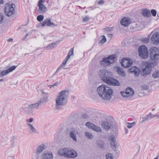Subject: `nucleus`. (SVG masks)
<instances>
[{"label": "nucleus", "mask_w": 159, "mask_h": 159, "mask_svg": "<svg viewBox=\"0 0 159 159\" xmlns=\"http://www.w3.org/2000/svg\"><path fill=\"white\" fill-rule=\"evenodd\" d=\"M44 18V16L42 15H39L37 18V20L39 22L42 21Z\"/></svg>", "instance_id": "c9c22d12"}, {"label": "nucleus", "mask_w": 159, "mask_h": 159, "mask_svg": "<svg viewBox=\"0 0 159 159\" xmlns=\"http://www.w3.org/2000/svg\"><path fill=\"white\" fill-rule=\"evenodd\" d=\"M143 89L146 90L148 89V87L146 85H143L142 86Z\"/></svg>", "instance_id": "3c124183"}, {"label": "nucleus", "mask_w": 159, "mask_h": 159, "mask_svg": "<svg viewBox=\"0 0 159 159\" xmlns=\"http://www.w3.org/2000/svg\"><path fill=\"white\" fill-rule=\"evenodd\" d=\"M70 57H69V56H67L65 58V59H64V61H63L62 62V64L63 65H65L66 64L67 61H68V60L69 59Z\"/></svg>", "instance_id": "a19ab883"}, {"label": "nucleus", "mask_w": 159, "mask_h": 159, "mask_svg": "<svg viewBox=\"0 0 159 159\" xmlns=\"http://www.w3.org/2000/svg\"><path fill=\"white\" fill-rule=\"evenodd\" d=\"M130 72L134 73L136 76H138L140 73L139 69L135 66L132 67L129 70Z\"/></svg>", "instance_id": "a878e982"}, {"label": "nucleus", "mask_w": 159, "mask_h": 159, "mask_svg": "<svg viewBox=\"0 0 159 159\" xmlns=\"http://www.w3.org/2000/svg\"><path fill=\"white\" fill-rule=\"evenodd\" d=\"M70 137L75 142L77 141L76 139L77 135L78 134V131L74 128H70L68 129L66 131Z\"/></svg>", "instance_id": "1a4fd4ad"}, {"label": "nucleus", "mask_w": 159, "mask_h": 159, "mask_svg": "<svg viewBox=\"0 0 159 159\" xmlns=\"http://www.w3.org/2000/svg\"><path fill=\"white\" fill-rule=\"evenodd\" d=\"M27 124L29 126L30 132L31 133H35L37 131L36 129L34 128V127L32 124L28 123H27Z\"/></svg>", "instance_id": "2f4dec72"}, {"label": "nucleus", "mask_w": 159, "mask_h": 159, "mask_svg": "<svg viewBox=\"0 0 159 159\" xmlns=\"http://www.w3.org/2000/svg\"><path fill=\"white\" fill-rule=\"evenodd\" d=\"M43 159H53V155L52 152L43 153L41 154Z\"/></svg>", "instance_id": "b1692460"}, {"label": "nucleus", "mask_w": 159, "mask_h": 159, "mask_svg": "<svg viewBox=\"0 0 159 159\" xmlns=\"http://www.w3.org/2000/svg\"><path fill=\"white\" fill-rule=\"evenodd\" d=\"M108 37L110 38V39H111L112 36V34H107Z\"/></svg>", "instance_id": "5fc2aeb1"}, {"label": "nucleus", "mask_w": 159, "mask_h": 159, "mask_svg": "<svg viewBox=\"0 0 159 159\" xmlns=\"http://www.w3.org/2000/svg\"><path fill=\"white\" fill-rule=\"evenodd\" d=\"M117 72L119 75L122 77L125 76V72L122 68L120 67H117L116 68Z\"/></svg>", "instance_id": "bb28decb"}, {"label": "nucleus", "mask_w": 159, "mask_h": 159, "mask_svg": "<svg viewBox=\"0 0 159 159\" xmlns=\"http://www.w3.org/2000/svg\"><path fill=\"white\" fill-rule=\"evenodd\" d=\"M125 134H127L128 132V129L126 128H125Z\"/></svg>", "instance_id": "6e6d98bb"}, {"label": "nucleus", "mask_w": 159, "mask_h": 159, "mask_svg": "<svg viewBox=\"0 0 159 159\" xmlns=\"http://www.w3.org/2000/svg\"><path fill=\"white\" fill-rule=\"evenodd\" d=\"M44 2V0H39L38 2L39 11L40 13L45 12L46 11V7L43 4Z\"/></svg>", "instance_id": "dca6fc26"}, {"label": "nucleus", "mask_w": 159, "mask_h": 159, "mask_svg": "<svg viewBox=\"0 0 159 159\" xmlns=\"http://www.w3.org/2000/svg\"><path fill=\"white\" fill-rule=\"evenodd\" d=\"M67 149V148H65L60 149L58 152V154L61 156L66 157Z\"/></svg>", "instance_id": "5701e85b"}, {"label": "nucleus", "mask_w": 159, "mask_h": 159, "mask_svg": "<svg viewBox=\"0 0 159 159\" xmlns=\"http://www.w3.org/2000/svg\"><path fill=\"white\" fill-rule=\"evenodd\" d=\"M39 104L38 102L30 104L28 105V108L29 110L38 109L39 108Z\"/></svg>", "instance_id": "4be33fe9"}, {"label": "nucleus", "mask_w": 159, "mask_h": 159, "mask_svg": "<svg viewBox=\"0 0 159 159\" xmlns=\"http://www.w3.org/2000/svg\"><path fill=\"white\" fill-rule=\"evenodd\" d=\"M108 84L113 86H120V84L116 79L111 77L107 83Z\"/></svg>", "instance_id": "f3484780"}, {"label": "nucleus", "mask_w": 159, "mask_h": 159, "mask_svg": "<svg viewBox=\"0 0 159 159\" xmlns=\"http://www.w3.org/2000/svg\"><path fill=\"white\" fill-rule=\"evenodd\" d=\"M82 117L84 119H87L89 118L88 115L86 114H84L82 116Z\"/></svg>", "instance_id": "09e8293b"}, {"label": "nucleus", "mask_w": 159, "mask_h": 159, "mask_svg": "<svg viewBox=\"0 0 159 159\" xmlns=\"http://www.w3.org/2000/svg\"><path fill=\"white\" fill-rule=\"evenodd\" d=\"M157 64V62L156 61H154L153 63L152 62H147L146 64V67L143 70V75L146 76L148 74H149L152 70V67L156 66Z\"/></svg>", "instance_id": "0eeeda50"}, {"label": "nucleus", "mask_w": 159, "mask_h": 159, "mask_svg": "<svg viewBox=\"0 0 159 159\" xmlns=\"http://www.w3.org/2000/svg\"><path fill=\"white\" fill-rule=\"evenodd\" d=\"M4 81V79H0V81Z\"/></svg>", "instance_id": "69168bd1"}, {"label": "nucleus", "mask_w": 159, "mask_h": 159, "mask_svg": "<svg viewBox=\"0 0 159 159\" xmlns=\"http://www.w3.org/2000/svg\"><path fill=\"white\" fill-rule=\"evenodd\" d=\"M85 135L88 138L91 139H93V137L91 133L89 132H85L84 133Z\"/></svg>", "instance_id": "473e14b6"}, {"label": "nucleus", "mask_w": 159, "mask_h": 159, "mask_svg": "<svg viewBox=\"0 0 159 159\" xmlns=\"http://www.w3.org/2000/svg\"><path fill=\"white\" fill-rule=\"evenodd\" d=\"M4 3V2L3 0H0V4H2Z\"/></svg>", "instance_id": "680f3d73"}, {"label": "nucleus", "mask_w": 159, "mask_h": 159, "mask_svg": "<svg viewBox=\"0 0 159 159\" xmlns=\"http://www.w3.org/2000/svg\"><path fill=\"white\" fill-rule=\"evenodd\" d=\"M99 75L102 80L107 83L112 76L111 73L106 69L100 70Z\"/></svg>", "instance_id": "7ed1b4c3"}, {"label": "nucleus", "mask_w": 159, "mask_h": 159, "mask_svg": "<svg viewBox=\"0 0 159 159\" xmlns=\"http://www.w3.org/2000/svg\"><path fill=\"white\" fill-rule=\"evenodd\" d=\"M142 12L143 15L144 16L149 17L150 15V11L146 9H143Z\"/></svg>", "instance_id": "c756f323"}, {"label": "nucleus", "mask_w": 159, "mask_h": 159, "mask_svg": "<svg viewBox=\"0 0 159 159\" xmlns=\"http://www.w3.org/2000/svg\"><path fill=\"white\" fill-rule=\"evenodd\" d=\"M42 93L43 97V98H41L39 101L38 102L40 105L48 101V99L47 94L43 92H42Z\"/></svg>", "instance_id": "393cba45"}, {"label": "nucleus", "mask_w": 159, "mask_h": 159, "mask_svg": "<svg viewBox=\"0 0 159 159\" xmlns=\"http://www.w3.org/2000/svg\"><path fill=\"white\" fill-rule=\"evenodd\" d=\"M4 18V16L3 15L0 14V24H2L3 22Z\"/></svg>", "instance_id": "c03bdc74"}, {"label": "nucleus", "mask_w": 159, "mask_h": 159, "mask_svg": "<svg viewBox=\"0 0 159 159\" xmlns=\"http://www.w3.org/2000/svg\"><path fill=\"white\" fill-rule=\"evenodd\" d=\"M77 155V153L75 150H69L67 149V158H75Z\"/></svg>", "instance_id": "aec40b11"}, {"label": "nucleus", "mask_w": 159, "mask_h": 159, "mask_svg": "<svg viewBox=\"0 0 159 159\" xmlns=\"http://www.w3.org/2000/svg\"><path fill=\"white\" fill-rule=\"evenodd\" d=\"M14 6L15 7V5L13 4H11L10 3H7L5 4L4 11L6 15L10 17L15 14V11Z\"/></svg>", "instance_id": "39448f33"}, {"label": "nucleus", "mask_w": 159, "mask_h": 159, "mask_svg": "<svg viewBox=\"0 0 159 159\" xmlns=\"http://www.w3.org/2000/svg\"><path fill=\"white\" fill-rule=\"evenodd\" d=\"M155 116L156 117H157V118H159V114H155Z\"/></svg>", "instance_id": "e2e57ef3"}, {"label": "nucleus", "mask_w": 159, "mask_h": 159, "mask_svg": "<svg viewBox=\"0 0 159 159\" xmlns=\"http://www.w3.org/2000/svg\"><path fill=\"white\" fill-rule=\"evenodd\" d=\"M97 91L99 97L103 100H110L114 95V90L105 84H102L98 86Z\"/></svg>", "instance_id": "f257e3e1"}, {"label": "nucleus", "mask_w": 159, "mask_h": 159, "mask_svg": "<svg viewBox=\"0 0 159 159\" xmlns=\"http://www.w3.org/2000/svg\"><path fill=\"white\" fill-rule=\"evenodd\" d=\"M127 124H128V125L127 126V127L128 128H131L135 125L136 123L135 122L132 123L128 122Z\"/></svg>", "instance_id": "f704fd0d"}, {"label": "nucleus", "mask_w": 159, "mask_h": 159, "mask_svg": "<svg viewBox=\"0 0 159 159\" xmlns=\"http://www.w3.org/2000/svg\"><path fill=\"white\" fill-rule=\"evenodd\" d=\"M46 148V146L43 144H42L38 146L36 150L37 154L41 153Z\"/></svg>", "instance_id": "412c9836"}, {"label": "nucleus", "mask_w": 159, "mask_h": 159, "mask_svg": "<svg viewBox=\"0 0 159 159\" xmlns=\"http://www.w3.org/2000/svg\"><path fill=\"white\" fill-rule=\"evenodd\" d=\"M33 121V118H30L29 120V122H32Z\"/></svg>", "instance_id": "13d9d810"}, {"label": "nucleus", "mask_w": 159, "mask_h": 159, "mask_svg": "<svg viewBox=\"0 0 159 159\" xmlns=\"http://www.w3.org/2000/svg\"><path fill=\"white\" fill-rule=\"evenodd\" d=\"M108 139L110 141L111 146L115 148H116L117 145L115 136L113 135L110 136L109 137Z\"/></svg>", "instance_id": "a211bd4d"}, {"label": "nucleus", "mask_w": 159, "mask_h": 159, "mask_svg": "<svg viewBox=\"0 0 159 159\" xmlns=\"http://www.w3.org/2000/svg\"><path fill=\"white\" fill-rule=\"evenodd\" d=\"M89 20V17L87 16H85L84 18H83V21L84 22H86V21H88Z\"/></svg>", "instance_id": "8fccbe9b"}, {"label": "nucleus", "mask_w": 159, "mask_h": 159, "mask_svg": "<svg viewBox=\"0 0 159 159\" xmlns=\"http://www.w3.org/2000/svg\"><path fill=\"white\" fill-rule=\"evenodd\" d=\"M113 30V27H107L105 28L106 31L107 32H109L112 30Z\"/></svg>", "instance_id": "79ce46f5"}, {"label": "nucleus", "mask_w": 159, "mask_h": 159, "mask_svg": "<svg viewBox=\"0 0 159 159\" xmlns=\"http://www.w3.org/2000/svg\"><path fill=\"white\" fill-rule=\"evenodd\" d=\"M151 39L154 44H158L159 43V33L156 32L153 33Z\"/></svg>", "instance_id": "2eb2a0df"}, {"label": "nucleus", "mask_w": 159, "mask_h": 159, "mask_svg": "<svg viewBox=\"0 0 159 159\" xmlns=\"http://www.w3.org/2000/svg\"><path fill=\"white\" fill-rule=\"evenodd\" d=\"M150 57L154 61L159 59V48L156 47H152L150 50Z\"/></svg>", "instance_id": "423d86ee"}, {"label": "nucleus", "mask_w": 159, "mask_h": 159, "mask_svg": "<svg viewBox=\"0 0 159 159\" xmlns=\"http://www.w3.org/2000/svg\"><path fill=\"white\" fill-rule=\"evenodd\" d=\"M151 13L153 16H155L157 14V11L154 9H152L151 11Z\"/></svg>", "instance_id": "37998d69"}, {"label": "nucleus", "mask_w": 159, "mask_h": 159, "mask_svg": "<svg viewBox=\"0 0 159 159\" xmlns=\"http://www.w3.org/2000/svg\"><path fill=\"white\" fill-rule=\"evenodd\" d=\"M155 108H153L152 109V111H154L155 110Z\"/></svg>", "instance_id": "774afa93"}, {"label": "nucleus", "mask_w": 159, "mask_h": 159, "mask_svg": "<svg viewBox=\"0 0 159 159\" xmlns=\"http://www.w3.org/2000/svg\"><path fill=\"white\" fill-rule=\"evenodd\" d=\"M13 40V39L10 38L7 40V42H12Z\"/></svg>", "instance_id": "4d7b16f0"}, {"label": "nucleus", "mask_w": 159, "mask_h": 159, "mask_svg": "<svg viewBox=\"0 0 159 159\" xmlns=\"http://www.w3.org/2000/svg\"><path fill=\"white\" fill-rule=\"evenodd\" d=\"M85 125L89 129H91L97 132H101L102 130L101 127H99L89 122H86Z\"/></svg>", "instance_id": "9d476101"}, {"label": "nucleus", "mask_w": 159, "mask_h": 159, "mask_svg": "<svg viewBox=\"0 0 159 159\" xmlns=\"http://www.w3.org/2000/svg\"><path fill=\"white\" fill-rule=\"evenodd\" d=\"M106 159H113V157L112 154L108 153L106 155Z\"/></svg>", "instance_id": "e433bc0d"}, {"label": "nucleus", "mask_w": 159, "mask_h": 159, "mask_svg": "<svg viewBox=\"0 0 159 159\" xmlns=\"http://www.w3.org/2000/svg\"><path fill=\"white\" fill-rule=\"evenodd\" d=\"M159 156H158L157 157H156L154 159H158Z\"/></svg>", "instance_id": "338daca9"}, {"label": "nucleus", "mask_w": 159, "mask_h": 159, "mask_svg": "<svg viewBox=\"0 0 159 159\" xmlns=\"http://www.w3.org/2000/svg\"><path fill=\"white\" fill-rule=\"evenodd\" d=\"M28 35V34H27L25 36V37L23 38V39H25L26 38V37Z\"/></svg>", "instance_id": "0e129e2a"}, {"label": "nucleus", "mask_w": 159, "mask_h": 159, "mask_svg": "<svg viewBox=\"0 0 159 159\" xmlns=\"http://www.w3.org/2000/svg\"><path fill=\"white\" fill-rule=\"evenodd\" d=\"M139 56L143 59L147 58L148 57V52L147 48L145 46H140L138 49Z\"/></svg>", "instance_id": "6e6552de"}, {"label": "nucleus", "mask_w": 159, "mask_h": 159, "mask_svg": "<svg viewBox=\"0 0 159 159\" xmlns=\"http://www.w3.org/2000/svg\"><path fill=\"white\" fill-rule=\"evenodd\" d=\"M104 1L103 0H101L100 1H99L98 2V4L99 5H102L104 3Z\"/></svg>", "instance_id": "603ef678"}, {"label": "nucleus", "mask_w": 159, "mask_h": 159, "mask_svg": "<svg viewBox=\"0 0 159 159\" xmlns=\"http://www.w3.org/2000/svg\"><path fill=\"white\" fill-rule=\"evenodd\" d=\"M116 60V55L115 54L112 55L107 57L103 58L102 61L100 62V65L103 66H107L114 63Z\"/></svg>", "instance_id": "20e7f679"}, {"label": "nucleus", "mask_w": 159, "mask_h": 159, "mask_svg": "<svg viewBox=\"0 0 159 159\" xmlns=\"http://www.w3.org/2000/svg\"><path fill=\"white\" fill-rule=\"evenodd\" d=\"M156 117V116H155V114H154V115H153L152 116H150L149 118H150V119H151V118H152L153 117Z\"/></svg>", "instance_id": "bf43d9fd"}, {"label": "nucleus", "mask_w": 159, "mask_h": 159, "mask_svg": "<svg viewBox=\"0 0 159 159\" xmlns=\"http://www.w3.org/2000/svg\"><path fill=\"white\" fill-rule=\"evenodd\" d=\"M98 146L100 147L101 148H103V144H98Z\"/></svg>", "instance_id": "864d4df0"}, {"label": "nucleus", "mask_w": 159, "mask_h": 159, "mask_svg": "<svg viewBox=\"0 0 159 159\" xmlns=\"http://www.w3.org/2000/svg\"><path fill=\"white\" fill-rule=\"evenodd\" d=\"M121 63L122 67L125 68H128L131 66L133 63V61L131 59H127L124 58L122 59Z\"/></svg>", "instance_id": "f8f14e48"}, {"label": "nucleus", "mask_w": 159, "mask_h": 159, "mask_svg": "<svg viewBox=\"0 0 159 159\" xmlns=\"http://www.w3.org/2000/svg\"><path fill=\"white\" fill-rule=\"evenodd\" d=\"M73 50L74 49L73 48H71L67 56H69V57H70V56L73 54Z\"/></svg>", "instance_id": "ea45409f"}, {"label": "nucleus", "mask_w": 159, "mask_h": 159, "mask_svg": "<svg viewBox=\"0 0 159 159\" xmlns=\"http://www.w3.org/2000/svg\"><path fill=\"white\" fill-rule=\"evenodd\" d=\"M149 39L148 38H144L142 39V41L145 43H147L148 42Z\"/></svg>", "instance_id": "a18cd8bd"}, {"label": "nucleus", "mask_w": 159, "mask_h": 159, "mask_svg": "<svg viewBox=\"0 0 159 159\" xmlns=\"http://www.w3.org/2000/svg\"><path fill=\"white\" fill-rule=\"evenodd\" d=\"M102 38L100 42L101 44H103L106 41V38L104 35H102Z\"/></svg>", "instance_id": "4c0bfd02"}, {"label": "nucleus", "mask_w": 159, "mask_h": 159, "mask_svg": "<svg viewBox=\"0 0 159 159\" xmlns=\"http://www.w3.org/2000/svg\"><path fill=\"white\" fill-rule=\"evenodd\" d=\"M57 44L55 43H52L51 44L47 45L46 47V50H49L51 49H52L56 47Z\"/></svg>", "instance_id": "c85d7f7f"}, {"label": "nucleus", "mask_w": 159, "mask_h": 159, "mask_svg": "<svg viewBox=\"0 0 159 159\" xmlns=\"http://www.w3.org/2000/svg\"><path fill=\"white\" fill-rule=\"evenodd\" d=\"M17 66H13L7 70H4L0 73V77H2L6 75L12 71L16 68Z\"/></svg>", "instance_id": "4468645a"}, {"label": "nucleus", "mask_w": 159, "mask_h": 159, "mask_svg": "<svg viewBox=\"0 0 159 159\" xmlns=\"http://www.w3.org/2000/svg\"><path fill=\"white\" fill-rule=\"evenodd\" d=\"M152 76L154 78H159V71H156L152 74Z\"/></svg>", "instance_id": "72a5a7b5"}, {"label": "nucleus", "mask_w": 159, "mask_h": 159, "mask_svg": "<svg viewBox=\"0 0 159 159\" xmlns=\"http://www.w3.org/2000/svg\"><path fill=\"white\" fill-rule=\"evenodd\" d=\"M120 93L121 95L125 98H127L133 95L134 93V92L132 89L130 88H127L125 92L121 91Z\"/></svg>", "instance_id": "ddd939ff"}, {"label": "nucleus", "mask_w": 159, "mask_h": 159, "mask_svg": "<svg viewBox=\"0 0 159 159\" xmlns=\"http://www.w3.org/2000/svg\"><path fill=\"white\" fill-rule=\"evenodd\" d=\"M69 92L68 91H62L59 93L56 99L55 108L60 110L61 107L66 105L67 102Z\"/></svg>", "instance_id": "f03ea898"}, {"label": "nucleus", "mask_w": 159, "mask_h": 159, "mask_svg": "<svg viewBox=\"0 0 159 159\" xmlns=\"http://www.w3.org/2000/svg\"><path fill=\"white\" fill-rule=\"evenodd\" d=\"M63 65L62 64H62L60 66H59L58 68H57V69L55 73H56L57 72H58L61 69L62 67H63Z\"/></svg>", "instance_id": "de8ad7c7"}, {"label": "nucleus", "mask_w": 159, "mask_h": 159, "mask_svg": "<svg viewBox=\"0 0 159 159\" xmlns=\"http://www.w3.org/2000/svg\"><path fill=\"white\" fill-rule=\"evenodd\" d=\"M51 25H53L54 27L57 26V25L55 24L54 23L52 22L51 24Z\"/></svg>", "instance_id": "052dcab7"}, {"label": "nucleus", "mask_w": 159, "mask_h": 159, "mask_svg": "<svg viewBox=\"0 0 159 159\" xmlns=\"http://www.w3.org/2000/svg\"><path fill=\"white\" fill-rule=\"evenodd\" d=\"M112 122L110 120L104 121L102 122L101 126L103 129L108 130L113 128L112 125Z\"/></svg>", "instance_id": "9b49d317"}, {"label": "nucleus", "mask_w": 159, "mask_h": 159, "mask_svg": "<svg viewBox=\"0 0 159 159\" xmlns=\"http://www.w3.org/2000/svg\"><path fill=\"white\" fill-rule=\"evenodd\" d=\"M60 83V82H58V81H57L56 83H55L54 84L50 85V87H52L53 88H55V86L57 87V85L58 84Z\"/></svg>", "instance_id": "49530a36"}, {"label": "nucleus", "mask_w": 159, "mask_h": 159, "mask_svg": "<svg viewBox=\"0 0 159 159\" xmlns=\"http://www.w3.org/2000/svg\"><path fill=\"white\" fill-rule=\"evenodd\" d=\"M6 156L7 157H11L12 158L14 156L13 152L12 150L9 149L7 151Z\"/></svg>", "instance_id": "7c9ffc66"}, {"label": "nucleus", "mask_w": 159, "mask_h": 159, "mask_svg": "<svg viewBox=\"0 0 159 159\" xmlns=\"http://www.w3.org/2000/svg\"><path fill=\"white\" fill-rule=\"evenodd\" d=\"M131 23L130 20L127 17L122 19L120 21L121 24L125 27L128 26Z\"/></svg>", "instance_id": "6ab92c4d"}, {"label": "nucleus", "mask_w": 159, "mask_h": 159, "mask_svg": "<svg viewBox=\"0 0 159 159\" xmlns=\"http://www.w3.org/2000/svg\"><path fill=\"white\" fill-rule=\"evenodd\" d=\"M149 119V116L148 115H146L145 117H143L142 118V120L141 122L142 123H143L145 121Z\"/></svg>", "instance_id": "58836bf2"}, {"label": "nucleus", "mask_w": 159, "mask_h": 159, "mask_svg": "<svg viewBox=\"0 0 159 159\" xmlns=\"http://www.w3.org/2000/svg\"><path fill=\"white\" fill-rule=\"evenodd\" d=\"M51 20L50 18L46 19L42 23V26H44L45 25L49 27L51 26V24L52 22H51Z\"/></svg>", "instance_id": "cd10ccee"}]
</instances>
